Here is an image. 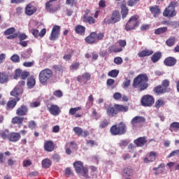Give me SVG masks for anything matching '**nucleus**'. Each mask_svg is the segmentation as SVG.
I'll list each match as a JSON object with an SVG mask.
<instances>
[{"label": "nucleus", "instance_id": "f257e3e1", "mask_svg": "<svg viewBox=\"0 0 179 179\" xmlns=\"http://www.w3.org/2000/svg\"><path fill=\"white\" fill-rule=\"evenodd\" d=\"M149 78L146 73H141L137 76L133 80L132 86L134 89H138L140 92H143L149 87Z\"/></svg>", "mask_w": 179, "mask_h": 179}, {"label": "nucleus", "instance_id": "f03ea898", "mask_svg": "<svg viewBox=\"0 0 179 179\" xmlns=\"http://www.w3.org/2000/svg\"><path fill=\"white\" fill-rule=\"evenodd\" d=\"M110 132L113 136H121L127 134V124L120 122L118 124H114L110 127Z\"/></svg>", "mask_w": 179, "mask_h": 179}, {"label": "nucleus", "instance_id": "7ed1b4c3", "mask_svg": "<svg viewBox=\"0 0 179 179\" xmlns=\"http://www.w3.org/2000/svg\"><path fill=\"white\" fill-rule=\"evenodd\" d=\"M178 6V1H172L169 6L164 9L163 16L164 17H174L177 15L176 7Z\"/></svg>", "mask_w": 179, "mask_h": 179}, {"label": "nucleus", "instance_id": "20e7f679", "mask_svg": "<svg viewBox=\"0 0 179 179\" xmlns=\"http://www.w3.org/2000/svg\"><path fill=\"white\" fill-rule=\"evenodd\" d=\"M103 38H104V32H99L97 34L95 31H93L85 38V41L87 44H94V43L101 41Z\"/></svg>", "mask_w": 179, "mask_h": 179}, {"label": "nucleus", "instance_id": "39448f33", "mask_svg": "<svg viewBox=\"0 0 179 179\" xmlns=\"http://www.w3.org/2000/svg\"><path fill=\"white\" fill-rule=\"evenodd\" d=\"M73 166L77 174H81V173H83V176L85 177V178H90L88 174L89 169L84 166L83 162L76 161L73 163Z\"/></svg>", "mask_w": 179, "mask_h": 179}, {"label": "nucleus", "instance_id": "423d86ee", "mask_svg": "<svg viewBox=\"0 0 179 179\" xmlns=\"http://www.w3.org/2000/svg\"><path fill=\"white\" fill-rule=\"evenodd\" d=\"M39 82L42 85H46L47 82L52 78V70L50 69H45L39 73Z\"/></svg>", "mask_w": 179, "mask_h": 179}, {"label": "nucleus", "instance_id": "0eeeda50", "mask_svg": "<svg viewBox=\"0 0 179 179\" xmlns=\"http://www.w3.org/2000/svg\"><path fill=\"white\" fill-rule=\"evenodd\" d=\"M138 19H139V16L136 15H133L129 18V21L125 25L126 31H131V30H134L136 27L139 26L141 22H139Z\"/></svg>", "mask_w": 179, "mask_h": 179}, {"label": "nucleus", "instance_id": "6e6552de", "mask_svg": "<svg viewBox=\"0 0 179 179\" xmlns=\"http://www.w3.org/2000/svg\"><path fill=\"white\" fill-rule=\"evenodd\" d=\"M121 20V14L119 10H115L112 12V15L110 19L105 18L103 20V23L106 24H115Z\"/></svg>", "mask_w": 179, "mask_h": 179}, {"label": "nucleus", "instance_id": "1a4fd4ad", "mask_svg": "<svg viewBox=\"0 0 179 179\" xmlns=\"http://www.w3.org/2000/svg\"><path fill=\"white\" fill-rule=\"evenodd\" d=\"M141 103L143 107H152L155 104V98L152 95H144L141 98Z\"/></svg>", "mask_w": 179, "mask_h": 179}, {"label": "nucleus", "instance_id": "9d476101", "mask_svg": "<svg viewBox=\"0 0 179 179\" xmlns=\"http://www.w3.org/2000/svg\"><path fill=\"white\" fill-rule=\"evenodd\" d=\"M58 0H49L45 3V9L49 13H55L59 9V7L55 6V2Z\"/></svg>", "mask_w": 179, "mask_h": 179}, {"label": "nucleus", "instance_id": "9b49d317", "mask_svg": "<svg viewBox=\"0 0 179 179\" xmlns=\"http://www.w3.org/2000/svg\"><path fill=\"white\" fill-rule=\"evenodd\" d=\"M146 122V118L143 116H136L131 120V124L134 128H136L138 125H142Z\"/></svg>", "mask_w": 179, "mask_h": 179}, {"label": "nucleus", "instance_id": "f8f14e48", "mask_svg": "<svg viewBox=\"0 0 179 179\" xmlns=\"http://www.w3.org/2000/svg\"><path fill=\"white\" fill-rule=\"evenodd\" d=\"M61 31V27L55 25L52 29L50 36L49 37L51 41H55L59 37V33Z\"/></svg>", "mask_w": 179, "mask_h": 179}, {"label": "nucleus", "instance_id": "ddd939ff", "mask_svg": "<svg viewBox=\"0 0 179 179\" xmlns=\"http://www.w3.org/2000/svg\"><path fill=\"white\" fill-rule=\"evenodd\" d=\"M36 12H37V7L31 3L27 4L24 8V13L27 16H33Z\"/></svg>", "mask_w": 179, "mask_h": 179}, {"label": "nucleus", "instance_id": "4468645a", "mask_svg": "<svg viewBox=\"0 0 179 179\" xmlns=\"http://www.w3.org/2000/svg\"><path fill=\"white\" fill-rule=\"evenodd\" d=\"M49 106L50 104L47 105V108L52 115H59V114L61 113V109H59V106L55 104H52L50 106Z\"/></svg>", "mask_w": 179, "mask_h": 179}, {"label": "nucleus", "instance_id": "2eb2a0df", "mask_svg": "<svg viewBox=\"0 0 179 179\" xmlns=\"http://www.w3.org/2000/svg\"><path fill=\"white\" fill-rule=\"evenodd\" d=\"M73 131L76 135H78V136H83V138H86L90 135V133H89V131L85 130L83 131V129H82L80 127H75L73 129Z\"/></svg>", "mask_w": 179, "mask_h": 179}, {"label": "nucleus", "instance_id": "dca6fc26", "mask_svg": "<svg viewBox=\"0 0 179 179\" xmlns=\"http://www.w3.org/2000/svg\"><path fill=\"white\" fill-rule=\"evenodd\" d=\"M29 113V107L26 105H21L17 110H16V115L19 117H24L27 115Z\"/></svg>", "mask_w": 179, "mask_h": 179}, {"label": "nucleus", "instance_id": "f3484780", "mask_svg": "<svg viewBox=\"0 0 179 179\" xmlns=\"http://www.w3.org/2000/svg\"><path fill=\"white\" fill-rule=\"evenodd\" d=\"M90 79H92V75L88 72L84 73L82 76H77V80L79 83H83L84 85H86V82L90 80Z\"/></svg>", "mask_w": 179, "mask_h": 179}, {"label": "nucleus", "instance_id": "a211bd4d", "mask_svg": "<svg viewBox=\"0 0 179 179\" xmlns=\"http://www.w3.org/2000/svg\"><path fill=\"white\" fill-rule=\"evenodd\" d=\"M43 149L45 152H54L55 144L52 141H45L43 145Z\"/></svg>", "mask_w": 179, "mask_h": 179}, {"label": "nucleus", "instance_id": "6ab92c4d", "mask_svg": "<svg viewBox=\"0 0 179 179\" xmlns=\"http://www.w3.org/2000/svg\"><path fill=\"white\" fill-rule=\"evenodd\" d=\"M17 101H20V98L13 99L8 101L6 106V110H7L8 111H9L10 110H13V108L16 107Z\"/></svg>", "mask_w": 179, "mask_h": 179}, {"label": "nucleus", "instance_id": "aec40b11", "mask_svg": "<svg viewBox=\"0 0 179 179\" xmlns=\"http://www.w3.org/2000/svg\"><path fill=\"white\" fill-rule=\"evenodd\" d=\"M106 114L108 117H117L118 114L117 113V108H115V104L114 106L110 105L106 108Z\"/></svg>", "mask_w": 179, "mask_h": 179}, {"label": "nucleus", "instance_id": "412c9836", "mask_svg": "<svg viewBox=\"0 0 179 179\" xmlns=\"http://www.w3.org/2000/svg\"><path fill=\"white\" fill-rule=\"evenodd\" d=\"M20 138H22V136H20V133L11 132L9 134L8 141L10 142L16 143L20 141Z\"/></svg>", "mask_w": 179, "mask_h": 179}, {"label": "nucleus", "instance_id": "4be33fe9", "mask_svg": "<svg viewBox=\"0 0 179 179\" xmlns=\"http://www.w3.org/2000/svg\"><path fill=\"white\" fill-rule=\"evenodd\" d=\"M134 143L136 144L137 148H143L146 143H148V140L146 137H138L137 139L134 140Z\"/></svg>", "mask_w": 179, "mask_h": 179}, {"label": "nucleus", "instance_id": "5701e85b", "mask_svg": "<svg viewBox=\"0 0 179 179\" xmlns=\"http://www.w3.org/2000/svg\"><path fill=\"white\" fill-rule=\"evenodd\" d=\"M10 96H13V97H15L14 99H20V96L23 94V89L18 88L17 87H15V88L10 92Z\"/></svg>", "mask_w": 179, "mask_h": 179}, {"label": "nucleus", "instance_id": "b1692460", "mask_svg": "<svg viewBox=\"0 0 179 179\" xmlns=\"http://www.w3.org/2000/svg\"><path fill=\"white\" fill-rule=\"evenodd\" d=\"M164 64L166 66H174L177 64V59L173 57H166L164 61Z\"/></svg>", "mask_w": 179, "mask_h": 179}, {"label": "nucleus", "instance_id": "393cba45", "mask_svg": "<svg viewBox=\"0 0 179 179\" xmlns=\"http://www.w3.org/2000/svg\"><path fill=\"white\" fill-rule=\"evenodd\" d=\"M150 11L153 15L154 17H157V16L162 13V10L157 5L150 6Z\"/></svg>", "mask_w": 179, "mask_h": 179}, {"label": "nucleus", "instance_id": "a878e982", "mask_svg": "<svg viewBox=\"0 0 179 179\" xmlns=\"http://www.w3.org/2000/svg\"><path fill=\"white\" fill-rule=\"evenodd\" d=\"M156 157H157V152L151 151L148 157L144 158V163L155 162V160H156Z\"/></svg>", "mask_w": 179, "mask_h": 179}, {"label": "nucleus", "instance_id": "bb28decb", "mask_svg": "<svg viewBox=\"0 0 179 179\" xmlns=\"http://www.w3.org/2000/svg\"><path fill=\"white\" fill-rule=\"evenodd\" d=\"M74 31L78 36H85L86 34V27L83 25H76L74 28Z\"/></svg>", "mask_w": 179, "mask_h": 179}, {"label": "nucleus", "instance_id": "cd10ccee", "mask_svg": "<svg viewBox=\"0 0 179 179\" xmlns=\"http://www.w3.org/2000/svg\"><path fill=\"white\" fill-rule=\"evenodd\" d=\"M153 92L157 94H164V93H168L170 90L169 89H165L162 85H158L154 88Z\"/></svg>", "mask_w": 179, "mask_h": 179}, {"label": "nucleus", "instance_id": "c85d7f7f", "mask_svg": "<svg viewBox=\"0 0 179 179\" xmlns=\"http://www.w3.org/2000/svg\"><path fill=\"white\" fill-rule=\"evenodd\" d=\"M154 51L152 50L145 49L141 52L138 53V55L140 58H144V57H150V55H153Z\"/></svg>", "mask_w": 179, "mask_h": 179}, {"label": "nucleus", "instance_id": "c756f323", "mask_svg": "<svg viewBox=\"0 0 179 179\" xmlns=\"http://www.w3.org/2000/svg\"><path fill=\"white\" fill-rule=\"evenodd\" d=\"M115 107L117 114L118 113H127L128 110H129V107H128V106H124L121 104H115Z\"/></svg>", "mask_w": 179, "mask_h": 179}, {"label": "nucleus", "instance_id": "7c9ffc66", "mask_svg": "<svg viewBox=\"0 0 179 179\" xmlns=\"http://www.w3.org/2000/svg\"><path fill=\"white\" fill-rule=\"evenodd\" d=\"M24 121V117L20 116H15L12 118L11 122L14 125H22Z\"/></svg>", "mask_w": 179, "mask_h": 179}, {"label": "nucleus", "instance_id": "2f4dec72", "mask_svg": "<svg viewBox=\"0 0 179 179\" xmlns=\"http://www.w3.org/2000/svg\"><path fill=\"white\" fill-rule=\"evenodd\" d=\"M108 51L110 54H113V52H121L122 51V48H120L116 45H112L108 47Z\"/></svg>", "mask_w": 179, "mask_h": 179}, {"label": "nucleus", "instance_id": "473e14b6", "mask_svg": "<svg viewBox=\"0 0 179 179\" xmlns=\"http://www.w3.org/2000/svg\"><path fill=\"white\" fill-rule=\"evenodd\" d=\"M123 177H132L134 176V169L126 167L122 170Z\"/></svg>", "mask_w": 179, "mask_h": 179}, {"label": "nucleus", "instance_id": "72a5a7b5", "mask_svg": "<svg viewBox=\"0 0 179 179\" xmlns=\"http://www.w3.org/2000/svg\"><path fill=\"white\" fill-rule=\"evenodd\" d=\"M9 82V76L6 73L0 72V84L3 85Z\"/></svg>", "mask_w": 179, "mask_h": 179}, {"label": "nucleus", "instance_id": "f704fd0d", "mask_svg": "<svg viewBox=\"0 0 179 179\" xmlns=\"http://www.w3.org/2000/svg\"><path fill=\"white\" fill-rule=\"evenodd\" d=\"M161 58H162V52H157L154 53L151 57V61L153 62V64H156V62L160 61Z\"/></svg>", "mask_w": 179, "mask_h": 179}, {"label": "nucleus", "instance_id": "c9c22d12", "mask_svg": "<svg viewBox=\"0 0 179 179\" xmlns=\"http://www.w3.org/2000/svg\"><path fill=\"white\" fill-rule=\"evenodd\" d=\"M27 85L29 89H33V87L36 86V79L34 78V76H30L27 79Z\"/></svg>", "mask_w": 179, "mask_h": 179}, {"label": "nucleus", "instance_id": "e433bc0d", "mask_svg": "<svg viewBox=\"0 0 179 179\" xmlns=\"http://www.w3.org/2000/svg\"><path fill=\"white\" fill-rule=\"evenodd\" d=\"M121 9L122 17V19H125V17H127V15L129 13V10L128 8L127 7V4H122Z\"/></svg>", "mask_w": 179, "mask_h": 179}, {"label": "nucleus", "instance_id": "4c0bfd02", "mask_svg": "<svg viewBox=\"0 0 179 179\" xmlns=\"http://www.w3.org/2000/svg\"><path fill=\"white\" fill-rule=\"evenodd\" d=\"M179 129V122H173L170 124L169 131L171 132H177Z\"/></svg>", "mask_w": 179, "mask_h": 179}, {"label": "nucleus", "instance_id": "58836bf2", "mask_svg": "<svg viewBox=\"0 0 179 179\" xmlns=\"http://www.w3.org/2000/svg\"><path fill=\"white\" fill-rule=\"evenodd\" d=\"M10 133H9V130L8 129L5 130H0V136L1 139H9V135Z\"/></svg>", "mask_w": 179, "mask_h": 179}, {"label": "nucleus", "instance_id": "ea45409f", "mask_svg": "<svg viewBox=\"0 0 179 179\" xmlns=\"http://www.w3.org/2000/svg\"><path fill=\"white\" fill-rule=\"evenodd\" d=\"M51 164H52V162L50 159L45 158L42 161V167L43 169H50Z\"/></svg>", "mask_w": 179, "mask_h": 179}, {"label": "nucleus", "instance_id": "a19ab883", "mask_svg": "<svg viewBox=\"0 0 179 179\" xmlns=\"http://www.w3.org/2000/svg\"><path fill=\"white\" fill-rule=\"evenodd\" d=\"M175 44H176V38L174 36H171L166 41V45L168 47H173V45H174Z\"/></svg>", "mask_w": 179, "mask_h": 179}, {"label": "nucleus", "instance_id": "79ce46f5", "mask_svg": "<svg viewBox=\"0 0 179 179\" xmlns=\"http://www.w3.org/2000/svg\"><path fill=\"white\" fill-rule=\"evenodd\" d=\"M83 22L84 23H89L90 24H94L96 23V20H94V17L92 16L89 17H85V18L83 20Z\"/></svg>", "mask_w": 179, "mask_h": 179}, {"label": "nucleus", "instance_id": "37998d69", "mask_svg": "<svg viewBox=\"0 0 179 179\" xmlns=\"http://www.w3.org/2000/svg\"><path fill=\"white\" fill-rule=\"evenodd\" d=\"M167 30H168L167 27H159L155 30V34H157V35L164 34V33H166Z\"/></svg>", "mask_w": 179, "mask_h": 179}, {"label": "nucleus", "instance_id": "c03bdc74", "mask_svg": "<svg viewBox=\"0 0 179 179\" xmlns=\"http://www.w3.org/2000/svg\"><path fill=\"white\" fill-rule=\"evenodd\" d=\"M80 110H82V107L80 106L76 107V108H71L69 110V114H70V115H75L76 113H78V111Z\"/></svg>", "mask_w": 179, "mask_h": 179}, {"label": "nucleus", "instance_id": "a18cd8bd", "mask_svg": "<svg viewBox=\"0 0 179 179\" xmlns=\"http://www.w3.org/2000/svg\"><path fill=\"white\" fill-rule=\"evenodd\" d=\"M120 73V71L117 69L111 70L108 73V76H109L110 78H117Z\"/></svg>", "mask_w": 179, "mask_h": 179}, {"label": "nucleus", "instance_id": "49530a36", "mask_svg": "<svg viewBox=\"0 0 179 179\" xmlns=\"http://www.w3.org/2000/svg\"><path fill=\"white\" fill-rule=\"evenodd\" d=\"M66 5H69L71 8L78 6V0H66Z\"/></svg>", "mask_w": 179, "mask_h": 179}, {"label": "nucleus", "instance_id": "de8ad7c7", "mask_svg": "<svg viewBox=\"0 0 179 179\" xmlns=\"http://www.w3.org/2000/svg\"><path fill=\"white\" fill-rule=\"evenodd\" d=\"M52 68L56 72H64V66L62 64H55L52 66Z\"/></svg>", "mask_w": 179, "mask_h": 179}, {"label": "nucleus", "instance_id": "09e8293b", "mask_svg": "<svg viewBox=\"0 0 179 179\" xmlns=\"http://www.w3.org/2000/svg\"><path fill=\"white\" fill-rule=\"evenodd\" d=\"M15 31H16L15 27H10L4 31V34L5 36H10V34H15Z\"/></svg>", "mask_w": 179, "mask_h": 179}, {"label": "nucleus", "instance_id": "8fccbe9b", "mask_svg": "<svg viewBox=\"0 0 179 179\" xmlns=\"http://www.w3.org/2000/svg\"><path fill=\"white\" fill-rule=\"evenodd\" d=\"M164 104H165L164 100L158 99L155 102V108H160V107H162V106H164Z\"/></svg>", "mask_w": 179, "mask_h": 179}, {"label": "nucleus", "instance_id": "3c124183", "mask_svg": "<svg viewBox=\"0 0 179 179\" xmlns=\"http://www.w3.org/2000/svg\"><path fill=\"white\" fill-rule=\"evenodd\" d=\"M108 124H110V122H108V120L105 119L100 122L99 127L101 129L106 128V127H108Z\"/></svg>", "mask_w": 179, "mask_h": 179}, {"label": "nucleus", "instance_id": "603ef678", "mask_svg": "<svg viewBox=\"0 0 179 179\" xmlns=\"http://www.w3.org/2000/svg\"><path fill=\"white\" fill-rule=\"evenodd\" d=\"M161 86L165 89H168V87L170 86V80L168 79L162 80Z\"/></svg>", "mask_w": 179, "mask_h": 179}, {"label": "nucleus", "instance_id": "864d4df0", "mask_svg": "<svg viewBox=\"0 0 179 179\" xmlns=\"http://www.w3.org/2000/svg\"><path fill=\"white\" fill-rule=\"evenodd\" d=\"M113 62L116 65H121V64H122V62H123L122 57H115L114 60H113Z\"/></svg>", "mask_w": 179, "mask_h": 179}, {"label": "nucleus", "instance_id": "5fc2aeb1", "mask_svg": "<svg viewBox=\"0 0 179 179\" xmlns=\"http://www.w3.org/2000/svg\"><path fill=\"white\" fill-rule=\"evenodd\" d=\"M79 66H80V64L79 62H75L71 64L70 69H72V71H76V69H79Z\"/></svg>", "mask_w": 179, "mask_h": 179}, {"label": "nucleus", "instance_id": "6e6d98bb", "mask_svg": "<svg viewBox=\"0 0 179 179\" xmlns=\"http://www.w3.org/2000/svg\"><path fill=\"white\" fill-rule=\"evenodd\" d=\"M11 61H13V62H20V57H19V55H13L11 57H10Z\"/></svg>", "mask_w": 179, "mask_h": 179}, {"label": "nucleus", "instance_id": "4d7b16f0", "mask_svg": "<svg viewBox=\"0 0 179 179\" xmlns=\"http://www.w3.org/2000/svg\"><path fill=\"white\" fill-rule=\"evenodd\" d=\"M36 127H37V124H36L34 120H31L28 122V127L30 128V129H34Z\"/></svg>", "mask_w": 179, "mask_h": 179}, {"label": "nucleus", "instance_id": "13d9d810", "mask_svg": "<svg viewBox=\"0 0 179 179\" xmlns=\"http://www.w3.org/2000/svg\"><path fill=\"white\" fill-rule=\"evenodd\" d=\"M53 94H54V96H55L56 97H58V98H61V97H62V96H64V93L60 90H55L53 92Z\"/></svg>", "mask_w": 179, "mask_h": 179}, {"label": "nucleus", "instance_id": "bf43d9fd", "mask_svg": "<svg viewBox=\"0 0 179 179\" xmlns=\"http://www.w3.org/2000/svg\"><path fill=\"white\" fill-rule=\"evenodd\" d=\"M130 85H131V80L129 79H126V80L122 83L123 89H127L129 87Z\"/></svg>", "mask_w": 179, "mask_h": 179}, {"label": "nucleus", "instance_id": "052dcab7", "mask_svg": "<svg viewBox=\"0 0 179 179\" xmlns=\"http://www.w3.org/2000/svg\"><path fill=\"white\" fill-rule=\"evenodd\" d=\"M20 76H22V71L20 69H17L15 71L14 79H17L18 78H20Z\"/></svg>", "mask_w": 179, "mask_h": 179}, {"label": "nucleus", "instance_id": "680f3d73", "mask_svg": "<svg viewBox=\"0 0 179 179\" xmlns=\"http://www.w3.org/2000/svg\"><path fill=\"white\" fill-rule=\"evenodd\" d=\"M29 76H30V73H29V71H24L21 73V78L23 79V80L27 79Z\"/></svg>", "mask_w": 179, "mask_h": 179}, {"label": "nucleus", "instance_id": "e2e57ef3", "mask_svg": "<svg viewBox=\"0 0 179 179\" xmlns=\"http://www.w3.org/2000/svg\"><path fill=\"white\" fill-rule=\"evenodd\" d=\"M173 156H179V150H176L172 151L169 155L168 157H173Z\"/></svg>", "mask_w": 179, "mask_h": 179}, {"label": "nucleus", "instance_id": "0e129e2a", "mask_svg": "<svg viewBox=\"0 0 179 179\" xmlns=\"http://www.w3.org/2000/svg\"><path fill=\"white\" fill-rule=\"evenodd\" d=\"M41 104L40 101H34L30 103V107L31 108H36V107H40Z\"/></svg>", "mask_w": 179, "mask_h": 179}, {"label": "nucleus", "instance_id": "69168bd1", "mask_svg": "<svg viewBox=\"0 0 179 179\" xmlns=\"http://www.w3.org/2000/svg\"><path fill=\"white\" fill-rule=\"evenodd\" d=\"M122 98V94H121V93L120 92H115L114 94H113V99L115 100H120Z\"/></svg>", "mask_w": 179, "mask_h": 179}, {"label": "nucleus", "instance_id": "338daca9", "mask_svg": "<svg viewBox=\"0 0 179 179\" xmlns=\"http://www.w3.org/2000/svg\"><path fill=\"white\" fill-rule=\"evenodd\" d=\"M24 85H26V82H24V80H21L18 82L17 85L15 87L18 89H23Z\"/></svg>", "mask_w": 179, "mask_h": 179}, {"label": "nucleus", "instance_id": "774afa93", "mask_svg": "<svg viewBox=\"0 0 179 179\" xmlns=\"http://www.w3.org/2000/svg\"><path fill=\"white\" fill-rule=\"evenodd\" d=\"M17 37L20 41H23V40H26V38H27V35H26V34H20Z\"/></svg>", "mask_w": 179, "mask_h": 179}]
</instances>
